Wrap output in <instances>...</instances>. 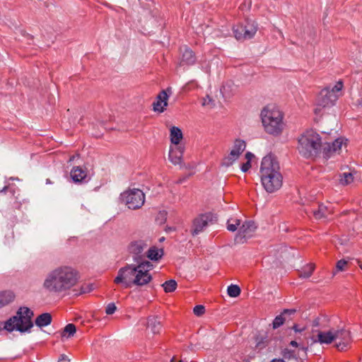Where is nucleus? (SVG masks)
I'll use <instances>...</instances> for the list:
<instances>
[{"instance_id":"nucleus-1","label":"nucleus","mask_w":362,"mask_h":362,"mask_svg":"<svg viewBox=\"0 0 362 362\" xmlns=\"http://www.w3.org/2000/svg\"><path fill=\"white\" fill-rule=\"evenodd\" d=\"M78 280L76 269L68 266H60L49 271L45 276L42 287L52 293H60L74 286Z\"/></svg>"},{"instance_id":"nucleus-2","label":"nucleus","mask_w":362,"mask_h":362,"mask_svg":"<svg viewBox=\"0 0 362 362\" xmlns=\"http://www.w3.org/2000/svg\"><path fill=\"white\" fill-rule=\"evenodd\" d=\"M259 175L262 185L267 192H274L281 187L283 177L280 173V166L272 155H267L262 158Z\"/></svg>"},{"instance_id":"nucleus-3","label":"nucleus","mask_w":362,"mask_h":362,"mask_svg":"<svg viewBox=\"0 0 362 362\" xmlns=\"http://www.w3.org/2000/svg\"><path fill=\"white\" fill-rule=\"evenodd\" d=\"M145 277H148L147 274L139 271L135 264H127L118 270L114 283L122 284L125 288H131L133 285L143 286L146 285Z\"/></svg>"},{"instance_id":"nucleus-4","label":"nucleus","mask_w":362,"mask_h":362,"mask_svg":"<svg viewBox=\"0 0 362 362\" xmlns=\"http://www.w3.org/2000/svg\"><path fill=\"white\" fill-rule=\"evenodd\" d=\"M283 114L274 105H267L261 112V119L264 130L267 133L277 136L283 129Z\"/></svg>"},{"instance_id":"nucleus-5","label":"nucleus","mask_w":362,"mask_h":362,"mask_svg":"<svg viewBox=\"0 0 362 362\" xmlns=\"http://www.w3.org/2000/svg\"><path fill=\"white\" fill-rule=\"evenodd\" d=\"M322 139L313 130L305 132L298 139V149L299 153L305 158L316 156L321 148Z\"/></svg>"},{"instance_id":"nucleus-6","label":"nucleus","mask_w":362,"mask_h":362,"mask_svg":"<svg viewBox=\"0 0 362 362\" xmlns=\"http://www.w3.org/2000/svg\"><path fill=\"white\" fill-rule=\"evenodd\" d=\"M120 199L129 209L135 210L144 205L145 194L141 189H132L122 193Z\"/></svg>"},{"instance_id":"nucleus-7","label":"nucleus","mask_w":362,"mask_h":362,"mask_svg":"<svg viewBox=\"0 0 362 362\" xmlns=\"http://www.w3.org/2000/svg\"><path fill=\"white\" fill-rule=\"evenodd\" d=\"M148 246L149 240L148 238L133 240L129 243L127 247L128 252L132 255L134 262L146 257L144 250Z\"/></svg>"},{"instance_id":"nucleus-8","label":"nucleus","mask_w":362,"mask_h":362,"mask_svg":"<svg viewBox=\"0 0 362 362\" xmlns=\"http://www.w3.org/2000/svg\"><path fill=\"white\" fill-rule=\"evenodd\" d=\"M343 141V138H337L330 141H322L321 148L323 157L326 159H328L335 153H339L341 149Z\"/></svg>"},{"instance_id":"nucleus-9","label":"nucleus","mask_w":362,"mask_h":362,"mask_svg":"<svg viewBox=\"0 0 362 362\" xmlns=\"http://www.w3.org/2000/svg\"><path fill=\"white\" fill-rule=\"evenodd\" d=\"M246 144L245 141L236 139L234 142L233 148L230 153L223 158V164L226 166L231 165L236 160L240 155L245 151Z\"/></svg>"},{"instance_id":"nucleus-10","label":"nucleus","mask_w":362,"mask_h":362,"mask_svg":"<svg viewBox=\"0 0 362 362\" xmlns=\"http://www.w3.org/2000/svg\"><path fill=\"white\" fill-rule=\"evenodd\" d=\"M339 95L329 91V87L322 89L317 98V105L322 107H331L338 99Z\"/></svg>"},{"instance_id":"nucleus-11","label":"nucleus","mask_w":362,"mask_h":362,"mask_svg":"<svg viewBox=\"0 0 362 362\" xmlns=\"http://www.w3.org/2000/svg\"><path fill=\"white\" fill-rule=\"evenodd\" d=\"M257 228V225L253 221H245L238 229V232L235 237V241L237 243H244V239L246 237L251 236L252 233L255 232Z\"/></svg>"},{"instance_id":"nucleus-12","label":"nucleus","mask_w":362,"mask_h":362,"mask_svg":"<svg viewBox=\"0 0 362 362\" xmlns=\"http://www.w3.org/2000/svg\"><path fill=\"white\" fill-rule=\"evenodd\" d=\"M214 218V215L211 213L202 214L196 218L193 222L192 234L193 235H198L208 226L209 223L213 221Z\"/></svg>"},{"instance_id":"nucleus-13","label":"nucleus","mask_w":362,"mask_h":362,"mask_svg":"<svg viewBox=\"0 0 362 362\" xmlns=\"http://www.w3.org/2000/svg\"><path fill=\"white\" fill-rule=\"evenodd\" d=\"M19 317L16 315L10 317L5 322L0 321V332L5 329L8 332H11L13 330H17L20 332H25L26 329L24 328L23 325L18 319Z\"/></svg>"},{"instance_id":"nucleus-14","label":"nucleus","mask_w":362,"mask_h":362,"mask_svg":"<svg viewBox=\"0 0 362 362\" xmlns=\"http://www.w3.org/2000/svg\"><path fill=\"white\" fill-rule=\"evenodd\" d=\"M172 93V88L168 87L166 90H163L156 97V101L153 102V107L155 112H163L168 106V99L169 94Z\"/></svg>"},{"instance_id":"nucleus-15","label":"nucleus","mask_w":362,"mask_h":362,"mask_svg":"<svg viewBox=\"0 0 362 362\" xmlns=\"http://www.w3.org/2000/svg\"><path fill=\"white\" fill-rule=\"evenodd\" d=\"M33 315V312L27 307L21 308L16 313V316L19 317L20 322L22 323L27 332H29L33 327V322H32Z\"/></svg>"},{"instance_id":"nucleus-16","label":"nucleus","mask_w":362,"mask_h":362,"mask_svg":"<svg viewBox=\"0 0 362 362\" xmlns=\"http://www.w3.org/2000/svg\"><path fill=\"white\" fill-rule=\"evenodd\" d=\"M182 57L180 62V66H190L195 64L197 57L194 52L189 47L185 46L180 48Z\"/></svg>"},{"instance_id":"nucleus-17","label":"nucleus","mask_w":362,"mask_h":362,"mask_svg":"<svg viewBox=\"0 0 362 362\" xmlns=\"http://www.w3.org/2000/svg\"><path fill=\"white\" fill-rule=\"evenodd\" d=\"M134 262L139 271L147 274L148 277H145L144 279H146L145 281L146 285L148 284L152 280V276L149 272L153 269V265L149 261L145 260V258L141 259V260L139 261H134Z\"/></svg>"},{"instance_id":"nucleus-18","label":"nucleus","mask_w":362,"mask_h":362,"mask_svg":"<svg viewBox=\"0 0 362 362\" xmlns=\"http://www.w3.org/2000/svg\"><path fill=\"white\" fill-rule=\"evenodd\" d=\"M185 148L182 146L171 147L169 152V159L174 164L181 163Z\"/></svg>"},{"instance_id":"nucleus-19","label":"nucleus","mask_w":362,"mask_h":362,"mask_svg":"<svg viewBox=\"0 0 362 362\" xmlns=\"http://www.w3.org/2000/svg\"><path fill=\"white\" fill-rule=\"evenodd\" d=\"M296 313V309H284L280 315H277L272 323L273 328L277 329L281 326L286 320L287 317L294 315Z\"/></svg>"},{"instance_id":"nucleus-20","label":"nucleus","mask_w":362,"mask_h":362,"mask_svg":"<svg viewBox=\"0 0 362 362\" xmlns=\"http://www.w3.org/2000/svg\"><path fill=\"white\" fill-rule=\"evenodd\" d=\"M308 213L312 214L316 220H321L327 218L330 211L323 204H319L317 209H311Z\"/></svg>"},{"instance_id":"nucleus-21","label":"nucleus","mask_w":362,"mask_h":362,"mask_svg":"<svg viewBox=\"0 0 362 362\" xmlns=\"http://www.w3.org/2000/svg\"><path fill=\"white\" fill-rule=\"evenodd\" d=\"M71 177L74 182H82L87 177V173L81 167H74L70 173Z\"/></svg>"},{"instance_id":"nucleus-22","label":"nucleus","mask_w":362,"mask_h":362,"mask_svg":"<svg viewBox=\"0 0 362 362\" xmlns=\"http://www.w3.org/2000/svg\"><path fill=\"white\" fill-rule=\"evenodd\" d=\"M244 27L245 28V32L246 33V37L248 39H251L254 37L255 33L257 31V23L255 21L247 19L244 24Z\"/></svg>"},{"instance_id":"nucleus-23","label":"nucleus","mask_w":362,"mask_h":362,"mask_svg":"<svg viewBox=\"0 0 362 362\" xmlns=\"http://www.w3.org/2000/svg\"><path fill=\"white\" fill-rule=\"evenodd\" d=\"M317 337V339L314 340V341H317L320 344H329L334 341L332 330H329L327 332H319Z\"/></svg>"},{"instance_id":"nucleus-24","label":"nucleus","mask_w":362,"mask_h":362,"mask_svg":"<svg viewBox=\"0 0 362 362\" xmlns=\"http://www.w3.org/2000/svg\"><path fill=\"white\" fill-rule=\"evenodd\" d=\"M163 249H158L156 246L151 247L146 252V257L153 261L159 260L163 255Z\"/></svg>"},{"instance_id":"nucleus-25","label":"nucleus","mask_w":362,"mask_h":362,"mask_svg":"<svg viewBox=\"0 0 362 362\" xmlns=\"http://www.w3.org/2000/svg\"><path fill=\"white\" fill-rule=\"evenodd\" d=\"M52 320V317L50 313H44L36 317L35 323L37 327H43L50 325Z\"/></svg>"},{"instance_id":"nucleus-26","label":"nucleus","mask_w":362,"mask_h":362,"mask_svg":"<svg viewBox=\"0 0 362 362\" xmlns=\"http://www.w3.org/2000/svg\"><path fill=\"white\" fill-rule=\"evenodd\" d=\"M148 327L153 334H158L162 328L161 322L157 316H151L148 318Z\"/></svg>"},{"instance_id":"nucleus-27","label":"nucleus","mask_w":362,"mask_h":362,"mask_svg":"<svg viewBox=\"0 0 362 362\" xmlns=\"http://www.w3.org/2000/svg\"><path fill=\"white\" fill-rule=\"evenodd\" d=\"M170 136L172 144H175V146H178L182 139V133L181 129L177 127H171L170 131Z\"/></svg>"},{"instance_id":"nucleus-28","label":"nucleus","mask_w":362,"mask_h":362,"mask_svg":"<svg viewBox=\"0 0 362 362\" xmlns=\"http://www.w3.org/2000/svg\"><path fill=\"white\" fill-rule=\"evenodd\" d=\"M14 299V295L11 291L0 293V308L8 305Z\"/></svg>"},{"instance_id":"nucleus-29","label":"nucleus","mask_w":362,"mask_h":362,"mask_svg":"<svg viewBox=\"0 0 362 362\" xmlns=\"http://www.w3.org/2000/svg\"><path fill=\"white\" fill-rule=\"evenodd\" d=\"M245 27L244 25H237L233 27V33L235 35V37L238 40H247L248 38L246 37V33L245 32Z\"/></svg>"},{"instance_id":"nucleus-30","label":"nucleus","mask_w":362,"mask_h":362,"mask_svg":"<svg viewBox=\"0 0 362 362\" xmlns=\"http://www.w3.org/2000/svg\"><path fill=\"white\" fill-rule=\"evenodd\" d=\"M314 264H308L304 266L301 270L298 271L299 276L303 279H308L313 274V272L315 269Z\"/></svg>"},{"instance_id":"nucleus-31","label":"nucleus","mask_w":362,"mask_h":362,"mask_svg":"<svg viewBox=\"0 0 362 362\" xmlns=\"http://www.w3.org/2000/svg\"><path fill=\"white\" fill-rule=\"evenodd\" d=\"M332 334L334 336V340H351L349 332L344 329L332 331Z\"/></svg>"},{"instance_id":"nucleus-32","label":"nucleus","mask_w":362,"mask_h":362,"mask_svg":"<svg viewBox=\"0 0 362 362\" xmlns=\"http://www.w3.org/2000/svg\"><path fill=\"white\" fill-rule=\"evenodd\" d=\"M241 221L238 218H229L227 221V229L230 232H235L239 229Z\"/></svg>"},{"instance_id":"nucleus-33","label":"nucleus","mask_w":362,"mask_h":362,"mask_svg":"<svg viewBox=\"0 0 362 362\" xmlns=\"http://www.w3.org/2000/svg\"><path fill=\"white\" fill-rule=\"evenodd\" d=\"M177 285V282L174 279H170L165 281L162 284V286L163 287L165 292L171 293L175 291Z\"/></svg>"},{"instance_id":"nucleus-34","label":"nucleus","mask_w":362,"mask_h":362,"mask_svg":"<svg viewBox=\"0 0 362 362\" xmlns=\"http://www.w3.org/2000/svg\"><path fill=\"white\" fill-rule=\"evenodd\" d=\"M76 328L74 324H72V323L68 324L64 328V330L62 333V336L66 337L67 338H69V337L73 336L76 333Z\"/></svg>"},{"instance_id":"nucleus-35","label":"nucleus","mask_w":362,"mask_h":362,"mask_svg":"<svg viewBox=\"0 0 362 362\" xmlns=\"http://www.w3.org/2000/svg\"><path fill=\"white\" fill-rule=\"evenodd\" d=\"M255 341H256L255 346L257 349H258L259 350H262V349L266 347L269 344V340L266 337H264L263 336H261V335H258L256 337Z\"/></svg>"},{"instance_id":"nucleus-36","label":"nucleus","mask_w":362,"mask_h":362,"mask_svg":"<svg viewBox=\"0 0 362 362\" xmlns=\"http://www.w3.org/2000/svg\"><path fill=\"white\" fill-rule=\"evenodd\" d=\"M227 292L230 297L235 298L240 294V288L238 285L231 284L228 287Z\"/></svg>"},{"instance_id":"nucleus-37","label":"nucleus","mask_w":362,"mask_h":362,"mask_svg":"<svg viewBox=\"0 0 362 362\" xmlns=\"http://www.w3.org/2000/svg\"><path fill=\"white\" fill-rule=\"evenodd\" d=\"M354 177L351 173H344L340 179L341 184L346 185L352 182Z\"/></svg>"},{"instance_id":"nucleus-38","label":"nucleus","mask_w":362,"mask_h":362,"mask_svg":"<svg viewBox=\"0 0 362 362\" xmlns=\"http://www.w3.org/2000/svg\"><path fill=\"white\" fill-rule=\"evenodd\" d=\"M351 340H344L336 343L335 346L339 351H344L349 348Z\"/></svg>"},{"instance_id":"nucleus-39","label":"nucleus","mask_w":362,"mask_h":362,"mask_svg":"<svg viewBox=\"0 0 362 362\" xmlns=\"http://www.w3.org/2000/svg\"><path fill=\"white\" fill-rule=\"evenodd\" d=\"M205 312V308L202 305H196L193 309V313L197 316H202Z\"/></svg>"},{"instance_id":"nucleus-40","label":"nucleus","mask_w":362,"mask_h":362,"mask_svg":"<svg viewBox=\"0 0 362 362\" xmlns=\"http://www.w3.org/2000/svg\"><path fill=\"white\" fill-rule=\"evenodd\" d=\"M202 105L213 107L215 106L214 100L209 95H206V98H203Z\"/></svg>"},{"instance_id":"nucleus-41","label":"nucleus","mask_w":362,"mask_h":362,"mask_svg":"<svg viewBox=\"0 0 362 362\" xmlns=\"http://www.w3.org/2000/svg\"><path fill=\"white\" fill-rule=\"evenodd\" d=\"M117 310V307L114 303H109L106 308H105V313L107 315H112Z\"/></svg>"},{"instance_id":"nucleus-42","label":"nucleus","mask_w":362,"mask_h":362,"mask_svg":"<svg viewBox=\"0 0 362 362\" xmlns=\"http://www.w3.org/2000/svg\"><path fill=\"white\" fill-rule=\"evenodd\" d=\"M343 88V83L341 81H338L335 86L332 88L329 87V91H332L334 94L337 95V93L340 91Z\"/></svg>"},{"instance_id":"nucleus-43","label":"nucleus","mask_w":362,"mask_h":362,"mask_svg":"<svg viewBox=\"0 0 362 362\" xmlns=\"http://www.w3.org/2000/svg\"><path fill=\"white\" fill-rule=\"evenodd\" d=\"M282 354H283V356H284V358H286V359H288V360L294 358L293 351H291V350H288L287 349H284L283 351Z\"/></svg>"},{"instance_id":"nucleus-44","label":"nucleus","mask_w":362,"mask_h":362,"mask_svg":"<svg viewBox=\"0 0 362 362\" xmlns=\"http://www.w3.org/2000/svg\"><path fill=\"white\" fill-rule=\"evenodd\" d=\"M347 262L344 259H340L337 262L336 268L337 271H343L344 267L346 265Z\"/></svg>"},{"instance_id":"nucleus-45","label":"nucleus","mask_w":362,"mask_h":362,"mask_svg":"<svg viewBox=\"0 0 362 362\" xmlns=\"http://www.w3.org/2000/svg\"><path fill=\"white\" fill-rule=\"evenodd\" d=\"M166 216H167V213L165 211L159 212L157 219L160 220V223H163L165 221Z\"/></svg>"},{"instance_id":"nucleus-46","label":"nucleus","mask_w":362,"mask_h":362,"mask_svg":"<svg viewBox=\"0 0 362 362\" xmlns=\"http://www.w3.org/2000/svg\"><path fill=\"white\" fill-rule=\"evenodd\" d=\"M251 168V163L249 161L243 163L241 166V170L244 173L247 172Z\"/></svg>"},{"instance_id":"nucleus-47","label":"nucleus","mask_w":362,"mask_h":362,"mask_svg":"<svg viewBox=\"0 0 362 362\" xmlns=\"http://www.w3.org/2000/svg\"><path fill=\"white\" fill-rule=\"evenodd\" d=\"M254 157V155L251 152H247L245 154V158L247 161L250 162L251 159Z\"/></svg>"},{"instance_id":"nucleus-48","label":"nucleus","mask_w":362,"mask_h":362,"mask_svg":"<svg viewBox=\"0 0 362 362\" xmlns=\"http://www.w3.org/2000/svg\"><path fill=\"white\" fill-rule=\"evenodd\" d=\"M292 329L296 332H301L304 330V328H298V326L297 325H294L292 327Z\"/></svg>"},{"instance_id":"nucleus-49","label":"nucleus","mask_w":362,"mask_h":362,"mask_svg":"<svg viewBox=\"0 0 362 362\" xmlns=\"http://www.w3.org/2000/svg\"><path fill=\"white\" fill-rule=\"evenodd\" d=\"M58 362H69V360L65 355H62Z\"/></svg>"},{"instance_id":"nucleus-50","label":"nucleus","mask_w":362,"mask_h":362,"mask_svg":"<svg viewBox=\"0 0 362 362\" xmlns=\"http://www.w3.org/2000/svg\"><path fill=\"white\" fill-rule=\"evenodd\" d=\"M88 287H89V286H87L86 288H85V287H83V286H82V287H81V293H86V292H89V291H90L92 290V288H89L88 289Z\"/></svg>"},{"instance_id":"nucleus-51","label":"nucleus","mask_w":362,"mask_h":362,"mask_svg":"<svg viewBox=\"0 0 362 362\" xmlns=\"http://www.w3.org/2000/svg\"><path fill=\"white\" fill-rule=\"evenodd\" d=\"M290 345L292 346H294V347H298V344L296 341H291L290 342Z\"/></svg>"},{"instance_id":"nucleus-52","label":"nucleus","mask_w":362,"mask_h":362,"mask_svg":"<svg viewBox=\"0 0 362 362\" xmlns=\"http://www.w3.org/2000/svg\"><path fill=\"white\" fill-rule=\"evenodd\" d=\"M270 362H285L284 359L281 358H274Z\"/></svg>"},{"instance_id":"nucleus-53","label":"nucleus","mask_w":362,"mask_h":362,"mask_svg":"<svg viewBox=\"0 0 362 362\" xmlns=\"http://www.w3.org/2000/svg\"><path fill=\"white\" fill-rule=\"evenodd\" d=\"M300 349L304 352L305 355H306L308 348L302 347Z\"/></svg>"},{"instance_id":"nucleus-54","label":"nucleus","mask_w":362,"mask_h":362,"mask_svg":"<svg viewBox=\"0 0 362 362\" xmlns=\"http://www.w3.org/2000/svg\"><path fill=\"white\" fill-rule=\"evenodd\" d=\"M8 189V186H5L4 187V188L2 189V190L0 191L1 192H5L6 189Z\"/></svg>"},{"instance_id":"nucleus-55","label":"nucleus","mask_w":362,"mask_h":362,"mask_svg":"<svg viewBox=\"0 0 362 362\" xmlns=\"http://www.w3.org/2000/svg\"><path fill=\"white\" fill-rule=\"evenodd\" d=\"M170 362H175V357H173L170 360Z\"/></svg>"},{"instance_id":"nucleus-56","label":"nucleus","mask_w":362,"mask_h":362,"mask_svg":"<svg viewBox=\"0 0 362 362\" xmlns=\"http://www.w3.org/2000/svg\"><path fill=\"white\" fill-rule=\"evenodd\" d=\"M314 325H315V326L318 325V322L317 320L314 321Z\"/></svg>"},{"instance_id":"nucleus-57","label":"nucleus","mask_w":362,"mask_h":362,"mask_svg":"<svg viewBox=\"0 0 362 362\" xmlns=\"http://www.w3.org/2000/svg\"><path fill=\"white\" fill-rule=\"evenodd\" d=\"M46 182H47V184H50V183H51V181H50L49 179H47Z\"/></svg>"},{"instance_id":"nucleus-58","label":"nucleus","mask_w":362,"mask_h":362,"mask_svg":"<svg viewBox=\"0 0 362 362\" xmlns=\"http://www.w3.org/2000/svg\"><path fill=\"white\" fill-rule=\"evenodd\" d=\"M73 160H74V156L71 157L70 159H69L70 161H71Z\"/></svg>"},{"instance_id":"nucleus-59","label":"nucleus","mask_w":362,"mask_h":362,"mask_svg":"<svg viewBox=\"0 0 362 362\" xmlns=\"http://www.w3.org/2000/svg\"><path fill=\"white\" fill-rule=\"evenodd\" d=\"M164 239H165V238L163 237V238H161L160 239V242H162V241H163V240H164Z\"/></svg>"},{"instance_id":"nucleus-60","label":"nucleus","mask_w":362,"mask_h":362,"mask_svg":"<svg viewBox=\"0 0 362 362\" xmlns=\"http://www.w3.org/2000/svg\"><path fill=\"white\" fill-rule=\"evenodd\" d=\"M179 362H186V361H182V360H180Z\"/></svg>"},{"instance_id":"nucleus-61","label":"nucleus","mask_w":362,"mask_h":362,"mask_svg":"<svg viewBox=\"0 0 362 362\" xmlns=\"http://www.w3.org/2000/svg\"><path fill=\"white\" fill-rule=\"evenodd\" d=\"M360 267H361V269H362V264H361V265H360Z\"/></svg>"}]
</instances>
